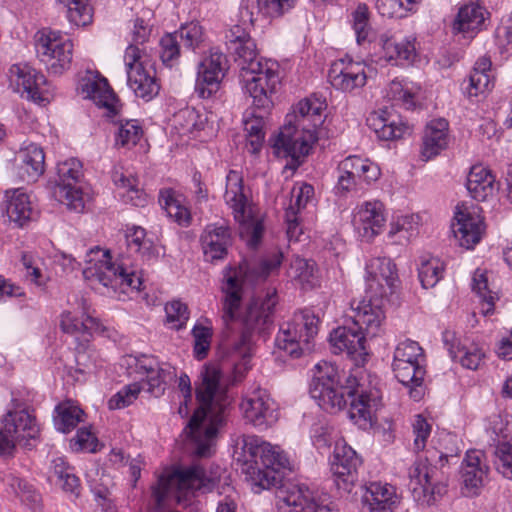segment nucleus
Instances as JSON below:
<instances>
[{"label":"nucleus","mask_w":512,"mask_h":512,"mask_svg":"<svg viewBox=\"0 0 512 512\" xmlns=\"http://www.w3.org/2000/svg\"><path fill=\"white\" fill-rule=\"evenodd\" d=\"M222 320L227 328L233 322L241 325V334L230 344L229 363L232 366V382L242 381L250 369L252 336L266 332L273 324L274 309L278 303L275 289L264 296L253 297L245 305L242 300V281L237 271L229 269L223 279Z\"/></svg>","instance_id":"1"},{"label":"nucleus","mask_w":512,"mask_h":512,"mask_svg":"<svg viewBox=\"0 0 512 512\" xmlns=\"http://www.w3.org/2000/svg\"><path fill=\"white\" fill-rule=\"evenodd\" d=\"M316 372L310 387V394L325 411L335 413L342 410L347 399H351L349 418L361 429L372 427L376 412L382 406V393L376 378L369 380L368 386L359 383L352 373H339L336 366L321 362L315 366Z\"/></svg>","instance_id":"2"},{"label":"nucleus","mask_w":512,"mask_h":512,"mask_svg":"<svg viewBox=\"0 0 512 512\" xmlns=\"http://www.w3.org/2000/svg\"><path fill=\"white\" fill-rule=\"evenodd\" d=\"M195 394L199 407L185 431L189 435L193 453L199 457H208L217 430L225 423L231 405L219 365L207 364L203 367Z\"/></svg>","instance_id":"3"},{"label":"nucleus","mask_w":512,"mask_h":512,"mask_svg":"<svg viewBox=\"0 0 512 512\" xmlns=\"http://www.w3.org/2000/svg\"><path fill=\"white\" fill-rule=\"evenodd\" d=\"M324 103L316 98L301 100L294 109L295 125L289 122L279 134L270 139L277 157L299 159L308 155L317 140V128L323 123Z\"/></svg>","instance_id":"4"},{"label":"nucleus","mask_w":512,"mask_h":512,"mask_svg":"<svg viewBox=\"0 0 512 512\" xmlns=\"http://www.w3.org/2000/svg\"><path fill=\"white\" fill-rule=\"evenodd\" d=\"M85 263L83 276L95 289L98 285L114 292L118 289L125 292V288L140 289V275L134 268L128 266L124 259L119 263L112 262L109 250L99 247L91 249L86 254Z\"/></svg>","instance_id":"5"},{"label":"nucleus","mask_w":512,"mask_h":512,"mask_svg":"<svg viewBox=\"0 0 512 512\" xmlns=\"http://www.w3.org/2000/svg\"><path fill=\"white\" fill-rule=\"evenodd\" d=\"M216 483L217 476H208L199 465L177 467L171 473L159 477L157 484L152 487V495L158 506L169 498L183 503L197 491L210 492Z\"/></svg>","instance_id":"6"},{"label":"nucleus","mask_w":512,"mask_h":512,"mask_svg":"<svg viewBox=\"0 0 512 512\" xmlns=\"http://www.w3.org/2000/svg\"><path fill=\"white\" fill-rule=\"evenodd\" d=\"M319 318L311 310L295 313L283 323L276 337V346L293 358H299L312 350V342L318 334Z\"/></svg>","instance_id":"7"},{"label":"nucleus","mask_w":512,"mask_h":512,"mask_svg":"<svg viewBox=\"0 0 512 512\" xmlns=\"http://www.w3.org/2000/svg\"><path fill=\"white\" fill-rule=\"evenodd\" d=\"M224 199L232 209L234 219L243 225L241 233L247 235L248 245L252 248L257 247L262 239L264 226L261 221L251 218L248 197L244 191L243 177L240 172L236 170L228 172Z\"/></svg>","instance_id":"8"},{"label":"nucleus","mask_w":512,"mask_h":512,"mask_svg":"<svg viewBox=\"0 0 512 512\" xmlns=\"http://www.w3.org/2000/svg\"><path fill=\"white\" fill-rule=\"evenodd\" d=\"M151 60L147 50L136 45H129L124 53L128 86L145 101L153 99L160 89Z\"/></svg>","instance_id":"9"},{"label":"nucleus","mask_w":512,"mask_h":512,"mask_svg":"<svg viewBox=\"0 0 512 512\" xmlns=\"http://www.w3.org/2000/svg\"><path fill=\"white\" fill-rule=\"evenodd\" d=\"M37 57L50 74L61 75L72 63L73 43L61 31L43 28L34 36Z\"/></svg>","instance_id":"10"},{"label":"nucleus","mask_w":512,"mask_h":512,"mask_svg":"<svg viewBox=\"0 0 512 512\" xmlns=\"http://www.w3.org/2000/svg\"><path fill=\"white\" fill-rule=\"evenodd\" d=\"M424 363V351L418 342L407 339L395 348L392 369L397 380L404 386L422 385L426 374Z\"/></svg>","instance_id":"11"},{"label":"nucleus","mask_w":512,"mask_h":512,"mask_svg":"<svg viewBox=\"0 0 512 512\" xmlns=\"http://www.w3.org/2000/svg\"><path fill=\"white\" fill-rule=\"evenodd\" d=\"M448 462V455L437 449H428L425 457H418L408 470L409 488L413 498L423 505H431L433 496L429 492V481L436 477L438 469Z\"/></svg>","instance_id":"12"},{"label":"nucleus","mask_w":512,"mask_h":512,"mask_svg":"<svg viewBox=\"0 0 512 512\" xmlns=\"http://www.w3.org/2000/svg\"><path fill=\"white\" fill-rule=\"evenodd\" d=\"M83 176L82 163L76 158H69L57 164L55 196L76 212H82L85 207L84 193L79 185Z\"/></svg>","instance_id":"13"},{"label":"nucleus","mask_w":512,"mask_h":512,"mask_svg":"<svg viewBox=\"0 0 512 512\" xmlns=\"http://www.w3.org/2000/svg\"><path fill=\"white\" fill-rule=\"evenodd\" d=\"M240 78L245 92L253 98L255 107L269 109L272 106L271 95L280 83L279 65L276 62L267 61L259 70Z\"/></svg>","instance_id":"14"},{"label":"nucleus","mask_w":512,"mask_h":512,"mask_svg":"<svg viewBox=\"0 0 512 512\" xmlns=\"http://www.w3.org/2000/svg\"><path fill=\"white\" fill-rule=\"evenodd\" d=\"M9 81L13 90L36 103L49 102L52 96L45 76L27 64H14L9 69Z\"/></svg>","instance_id":"15"},{"label":"nucleus","mask_w":512,"mask_h":512,"mask_svg":"<svg viewBox=\"0 0 512 512\" xmlns=\"http://www.w3.org/2000/svg\"><path fill=\"white\" fill-rule=\"evenodd\" d=\"M367 297L385 299L393 294L399 282L396 265L390 258L376 257L366 264Z\"/></svg>","instance_id":"16"},{"label":"nucleus","mask_w":512,"mask_h":512,"mask_svg":"<svg viewBox=\"0 0 512 512\" xmlns=\"http://www.w3.org/2000/svg\"><path fill=\"white\" fill-rule=\"evenodd\" d=\"M240 408L244 419L260 430L272 426L279 417L277 404L262 388H257L243 397Z\"/></svg>","instance_id":"17"},{"label":"nucleus","mask_w":512,"mask_h":512,"mask_svg":"<svg viewBox=\"0 0 512 512\" xmlns=\"http://www.w3.org/2000/svg\"><path fill=\"white\" fill-rule=\"evenodd\" d=\"M227 46L235 54V62L240 69V77L259 70L267 59L259 57L254 40L239 25L233 26L226 35Z\"/></svg>","instance_id":"18"},{"label":"nucleus","mask_w":512,"mask_h":512,"mask_svg":"<svg viewBox=\"0 0 512 512\" xmlns=\"http://www.w3.org/2000/svg\"><path fill=\"white\" fill-rule=\"evenodd\" d=\"M384 299L369 297L368 300H352L350 303L349 317L352 324L364 332L367 338L378 336L382 332L385 312L383 309Z\"/></svg>","instance_id":"19"},{"label":"nucleus","mask_w":512,"mask_h":512,"mask_svg":"<svg viewBox=\"0 0 512 512\" xmlns=\"http://www.w3.org/2000/svg\"><path fill=\"white\" fill-rule=\"evenodd\" d=\"M328 81L333 88L344 93H356L367 82L366 66L352 59L334 61L328 71Z\"/></svg>","instance_id":"20"},{"label":"nucleus","mask_w":512,"mask_h":512,"mask_svg":"<svg viewBox=\"0 0 512 512\" xmlns=\"http://www.w3.org/2000/svg\"><path fill=\"white\" fill-rule=\"evenodd\" d=\"M130 366H135L137 372L146 375L148 391L155 397L164 394L166 386L176 378V369L168 363H159L152 356L130 357Z\"/></svg>","instance_id":"21"},{"label":"nucleus","mask_w":512,"mask_h":512,"mask_svg":"<svg viewBox=\"0 0 512 512\" xmlns=\"http://www.w3.org/2000/svg\"><path fill=\"white\" fill-rule=\"evenodd\" d=\"M226 68L227 58L218 51H212L200 62L195 83V92L200 98H210L218 91Z\"/></svg>","instance_id":"22"},{"label":"nucleus","mask_w":512,"mask_h":512,"mask_svg":"<svg viewBox=\"0 0 512 512\" xmlns=\"http://www.w3.org/2000/svg\"><path fill=\"white\" fill-rule=\"evenodd\" d=\"M360 464L361 458L351 446L344 441L336 443L331 460V471L338 488L350 492L357 481V469Z\"/></svg>","instance_id":"23"},{"label":"nucleus","mask_w":512,"mask_h":512,"mask_svg":"<svg viewBox=\"0 0 512 512\" xmlns=\"http://www.w3.org/2000/svg\"><path fill=\"white\" fill-rule=\"evenodd\" d=\"M452 231L461 247L472 249L478 244L485 230L483 217L475 209L457 207Z\"/></svg>","instance_id":"24"},{"label":"nucleus","mask_w":512,"mask_h":512,"mask_svg":"<svg viewBox=\"0 0 512 512\" xmlns=\"http://www.w3.org/2000/svg\"><path fill=\"white\" fill-rule=\"evenodd\" d=\"M243 452L245 464L258 460L262 467L278 471L287 469L290 466L287 455L279 446L261 441L257 437H250L244 440Z\"/></svg>","instance_id":"25"},{"label":"nucleus","mask_w":512,"mask_h":512,"mask_svg":"<svg viewBox=\"0 0 512 512\" xmlns=\"http://www.w3.org/2000/svg\"><path fill=\"white\" fill-rule=\"evenodd\" d=\"M278 512H332L327 505L319 504L313 492L304 485H292L280 491Z\"/></svg>","instance_id":"26"},{"label":"nucleus","mask_w":512,"mask_h":512,"mask_svg":"<svg viewBox=\"0 0 512 512\" xmlns=\"http://www.w3.org/2000/svg\"><path fill=\"white\" fill-rule=\"evenodd\" d=\"M385 221L383 204L366 201L355 208L352 223L359 236L369 241L382 232Z\"/></svg>","instance_id":"27"},{"label":"nucleus","mask_w":512,"mask_h":512,"mask_svg":"<svg viewBox=\"0 0 512 512\" xmlns=\"http://www.w3.org/2000/svg\"><path fill=\"white\" fill-rule=\"evenodd\" d=\"M4 427L17 444L36 439L40 434L36 417L31 411L22 408L18 403L14 404V409L9 410L5 415Z\"/></svg>","instance_id":"28"},{"label":"nucleus","mask_w":512,"mask_h":512,"mask_svg":"<svg viewBox=\"0 0 512 512\" xmlns=\"http://www.w3.org/2000/svg\"><path fill=\"white\" fill-rule=\"evenodd\" d=\"M201 247L207 261L222 260L227 256L228 248L232 244V234L224 224H209L200 237Z\"/></svg>","instance_id":"29"},{"label":"nucleus","mask_w":512,"mask_h":512,"mask_svg":"<svg viewBox=\"0 0 512 512\" xmlns=\"http://www.w3.org/2000/svg\"><path fill=\"white\" fill-rule=\"evenodd\" d=\"M79 89L84 98L92 100L97 106L107 109L109 113H115L116 96L104 77L88 71L81 78Z\"/></svg>","instance_id":"30"},{"label":"nucleus","mask_w":512,"mask_h":512,"mask_svg":"<svg viewBox=\"0 0 512 512\" xmlns=\"http://www.w3.org/2000/svg\"><path fill=\"white\" fill-rule=\"evenodd\" d=\"M398 502L395 487L388 483L370 482L364 487L362 505L367 512H393Z\"/></svg>","instance_id":"31"},{"label":"nucleus","mask_w":512,"mask_h":512,"mask_svg":"<svg viewBox=\"0 0 512 512\" xmlns=\"http://www.w3.org/2000/svg\"><path fill=\"white\" fill-rule=\"evenodd\" d=\"M366 339L364 332L357 329L353 324L352 326H341L334 329L329 337L335 351L346 353L354 358L367 355Z\"/></svg>","instance_id":"32"},{"label":"nucleus","mask_w":512,"mask_h":512,"mask_svg":"<svg viewBox=\"0 0 512 512\" xmlns=\"http://www.w3.org/2000/svg\"><path fill=\"white\" fill-rule=\"evenodd\" d=\"M488 12L478 3H469L461 6L453 21L454 34H462L465 38H472L484 26Z\"/></svg>","instance_id":"33"},{"label":"nucleus","mask_w":512,"mask_h":512,"mask_svg":"<svg viewBox=\"0 0 512 512\" xmlns=\"http://www.w3.org/2000/svg\"><path fill=\"white\" fill-rule=\"evenodd\" d=\"M4 203L9 220L19 228L26 226L36 214L30 195L22 188L6 191Z\"/></svg>","instance_id":"34"},{"label":"nucleus","mask_w":512,"mask_h":512,"mask_svg":"<svg viewBox=\"0 0 512 512\" xmlns=\"http://www.w3.org/2000/svg\"><path fill=\"white\" fill-rule=\"evenodd\" d=\"M19 176L27 182L36 181L45 171V154L43 149L35 144L23 145L17 155Z\"/></svg>","instance_id":"35"},{"label":"nucleus","mask_w":512,"mask_h":512,"mask_svg":"<svg viewBox=\"0 0 512 512\" xmlns=\"http://www.w3.org/2000/svg\"><path fill=\"white\" fill-rule=\"evenodd\" d=\"M442 340L452 359H459L461 365L467 369L476 370L484 358L483 350L475 344L469 347L462 344L456 333L445 330Z\"/></svg>","instance_id":"36"},{"label":"nucleus","mask_w":512,"mask_h":512,"mask_svg":"<svg viewBox=\"0 0 512 512\" xmlns=\"http://www.w3.org/2000/svg\"><path fill=\"white\" fill-rule=\"evenodd\" d=\"M483 452L470 450L466 453L461 467V477L468 495H477L488 473V467L482 463Z\"/></svg>","instance_id":"37"},{"label":"nucleus","mask_w":512,"mask_h":512,"mask_svg":"<svg viewBox=\"0 0 512 512\" xmlns=\"http://www.w3.org/2000/svg\"><path fill=\"white\" fill-rule=\"evenodd\" d=\"M448 145V122L445 119L431 120L424 131L421 156L423 160L437 156Z\"/></svg>","instance_id":"38"},{"label":"nucleus","mask_w":512,"mask_h":512,"mask_svg":"<svg viewBox=\"0 0 512 512\" xmlns=\"http://www.w3.org/2000/svg\"><path fill=\"white\" fill-rule=\"evenodd\" d=\"M466 187L471 197L477 201H486L498 190L495 177L482 165H474L471 168Z\"/></svg>","instance_id":"39"},{"label":"nucleus","mask_w":512,"mask_h":512,"mask_svg":"<svg viewBox=\"0 0 512 512\" xmlns=\"http://www.w3.org/2000/svg\"><path fill=\"white\" fill-rule=\"evenodd\" d=\"M492 62L489 57L482 56L474 64L469 76V82L465 87L468 97H477L492 89L494 77L491 71Z\"/></svg>","instance_id":"40"},{"label":"nucleus","mask_w":512,"mask_h":512,"mask_svg":"<svg viewBox=\"0 0 512 512\" xmlns=\"http://www.w3.org/2000/svg\"><path fill=\"white\" fill-rule=\"evenodd\" d=\"M368 126L382 140H395L410 133L409 127L400 120L386 117V111L373 112L367 118Z\"/></svg>","instance_id":"41"},{"label":"nucleus","mask_w":512,"mask_h":512,"mask_svg":"<svg viewBox=\"0 0 512 512\" xmlns=\"http://www.w3.org/2000/svg\"><path fill=\"white\" fill-rule=\"evenodd\" d=\"M60 327L63 332L71 335H91L101 329V324L84 308L80 316L70 311L63 312Z\"/></svg>","instance_id":"42"},{"label":"nucleus","mask_w":512,"mask_h":512,"mask_svg":"<svg viewBox=\"0 0 512 512\" xmlns=\"http://www.w3.org/2000/svg\"><path fill=\"white\" fill-rule=\"evenodd\" d=\"M339 171L354 176L359 182L371 184L380 177V168L369 159H363L359 156H348L340 162Z\"/></svg>","instance_id":"43"},{"label":"nucleus","mask_w":512,"mask_h":512,"mask_svg":"<svg viewBox=\"0 0 512 512\" xmlns=\"http://www.w3.org/2000/svg\"><path fill=\"white\" fill-rule=\"evenodd\" d=\"M420 216L417 214L401 215L390 224L388 238L394 244L406 245L419 233Z\"/></svg>","instance_id":"44"},{"label":"nucleus","mask_w":512,"mask_h":512,"mask_svg":"<svg viewBox=\"0 0 512 512\" xmlns=\"http://www.w3.org/2000/svg\"><path fill=\"white\" fill-rule=\"evenodd\" d=\"M126 243L131 252L139 254L143 260L153 261L159 257V249L151 239L146 237V231L140 226L128 227L125 232Z\"/></svg>","instance_id":"45"},{"label":"nucleus","mask_w":512,"mask_h":512,"mask_svg":"<svg viewBox=\"0 0 512 512\" xmlns=\"http://www.w3.org/2000/svg\"><path fill=\"white\" fill-rule=\"evenodd\" d=\"M84 415V411L71 400L60 402L54 409V426L61 433H69L84 421Z\"/></svg>","instance_id":"46"},{"label":"nucleus","mask_w":512,"mask_h":512,"mask_svg":"<svg viewBox=\"0 0 512 512\" xmlns=\"http://www.w3.org/2000/svg\"><path fill=\"white\" fill-rule=\"evenodd\" d=\"M288 274L296 280L304 290H310L320 286V276L316 263L296 256L290 264Z\"/></svg>","instance_id":"47"},{"label":"nucleus","mask_w":512,"mask_h":512,"mask_svg":"<svg viewBox=\"0 0 512 512\" xmlns=\"http://www.w3.org/2000/svg\"><path fill=\"white\" fill-rule=\"evenodd\" d=\"M159 202L165 209L167 215L174 219L179 225L187 226L191 220V214L187 207H185L180 198L175 195L171 189H166L160 192Z\"/></svg>","instance_id":"48"},{"label":"nucleus","mask_w":512,"mask_h":512,"mask_svg":"<svg viewBox=\"0 0 512 512\" xmlns=\"http://www.w3.org/2000/svg\"><path fill=\"white\" fill-rule=\"evenodd\" d=\"M114 184L123 189L122 197L126 202L134 206H144L147 202V195L138 188L137 180L132 176H127L123 172L115 170L112 174Z\"/></svg>","instance_id":"49"},{"label":"nucleus","mask_w":512,"mask_h":512,"mask_svg":"<svg viewBox=\"0 0 512 512\" xmlns=\"http://www.w3.org/2000/svg\"><path fill=\"white\" fill-rule=\"evenodd\" d=\"M352 27L356 34L359 45L371 43L374 38V31L370 25V11L366 4H359L351 13Z\"/></svg>","instance_id":"50"},{"label":"nucleus","mask_w":512,"mask_h":512,"mask_svg":"<svg viewBox=\"0 0 512 512\" xmlns=\"http://www.w3.org/2000/svg\"><path fill=\"white\" fill-rule=\"evenodd\" d=\"M444 263L437 257L422 256L419 262L418 277L423 288L434 287L443 277Z\"/></svg>","instance_id":"51"},{"label":"nucleus","mask_w":512,"mask_h":512,"mask_svg":"<svg viewBox=\"0 0 512 512\" xmlns=\"http://www.w3.org/2000/svg\"><path fill=\"white\" fill-rule=\"evenodd\" d=\"M472 290L479 296L482 302V312L484 314L492 313L495 300L498 296L489 289L488 278L485 271L477 269L472 279Z\"/></svg>","instance_id":"52"},{"label":"nucleus","mask_w":512,"mask_h":512,"mask_svg":"<svg viewBox=\"0 0 512 512\" xmlns=\"http://www.w3.org/2000/svg\"><path fill=\"white\" fill-rule=\"evenodd\" d=\"M283 260L281 251H275L264 257L258 264L251 267L246 277L255 281H264L269 276L278 272Z\"/></svg>","instance_id":"53"},{"label":"nucleus","mask_w":512,"mask_h":512,"mask_svg":"<svg viewBox=\"0 0 512 512\" xmlns=\"http://www.w3.org/2000/svg\"><path fill=\"white\" fill-rule=\"evenodd\" d=\"M142 136L143 129L137 120L120 121L115 136V145L129 149L135 146Z\"/></svg>","instance_id":"54"},{"label":"nucleus","mask_w":512,"mask_h":512,"mask_svg":"<svg viewBox=\"0 0 512 512\" xmlns=\"http://www.w3.org/2000/svg\"><path fill=\"white\" fill-rule=\"evenodd\" d=\"M247 465L253 482L262 489H270L281 483L283 477L281 471L262 467L258 460Z\"/></svg>","instance_id":"55"},{"label":"nucleus","mask_w":512,"mask_h":512,"mask_svg":"<svg viewBox=\"0 0 512 512\" xmlns=\"http://www.w3.org/2000/svg\"><path fill=\"white\" fill-rule=\"evenodd\" d=\"M420 0H376L378 13L387 18H404L413 11Z\"/></svg>","instance_id":"56"},{"label":"nucleus","mask_w":512,"mask_h":512,"mask_svg":"<svg viewBox=\"0 0 512 512\" xmlns=\"http://www.w3.org/2000/svg\"><path fill=\"white\" fill-rule=\"evenodd\" d=\"M205 120L194 108H184L174 115V123L181 134H193L204 128Z\"/></svg>","instance_id":"57"},{"label":"nucleus","mask_w":512,"mask_h":512,"mask_svg":"<svg viewBox=\"0 0 512 512\" xmlns=\"http://www.w3.org/2000/svg\"><path fill=\"white\" fill-rule=\"evenodd\" d=\"M264 119L261 115H252L246 118L244 121V129L247 133V147L251 153H257L260 151L265 133Z\"/></svg>","instance_id":"58"},{"label":"nucleus","mask_w":512,"mask_h":512,"mask_svg":"<svg viewBox=\"0 0 512 512\" xmlns=\"http://www.w3.org/2000/svg\"><path fill=\"white\" fill-rule=\"evenodd\" d=\"M67 7V17L75 26H85L92 21V8L87 0H57Z\"/></svg>","instance_id":"59"},{"label":"nucleus","mask_w":512,"mask_h":512,"mask_svg":"<svg viewBox=\"0 0 512 512\" xmlns=\"http://www.w3.org/2000/svg\"><path fill=\"white\" fill-rule=\"evenodd\" d=\"M166 324L170 328L180 330L186 326L189 320V310L180 300H172L165 305Z\"/></svg>","instance_id":"60"},{"label":"nucleus","mask_w":512,"mask_h":512,"mask_svg":"<svg viewBox=\"0 0 512 512\" xmlns=\"http://www.w3.org/2000/svg\"><path fill=\"white\" fill-rule=\"evenodd\" d=\"M178 34V39L187 49L195 50L204 41V30L198 22H190L182 25Z\"/></svg>","instance_id":"61"},{"label":"nucleus","mask_w":512,"mask_h":512,"mask_svg":"<svg viewBox=\"0 0 512 512\" xmlns=\"http://www.w3.org/2000/svg\"><path fill=\"white\" fill-rule=\"evenodd\" d=\"M53 473L65 491L77 492L80 486L79 478L73 473V469L66 465L63 459L59 458L54 461Z\"/></svg>","instance_id":"62"},{"label":"nucleus","mask_w":512,"mask_h":512,"mask_svg":"<svg viewBox=\"0 0 512 512\" xmlns=\"http://www.w3.org/2000/svg\"><path fill=\"white\" fill-rule=\"evenodd\" d=\"M160 58L162 62L172 67L180 56L179 39L177 33L164 35L160 40Z\"/></svg>","instance_id":"63"},{"label":"nucleus","mask_w":512,"mask_h":512,"mask_svg":"<svg viewBox=\"0 0 512 512\" xmlns=\"http://www.w3.org/2000/svg\"><path fill=\"white\" fill-rule=\"evenodd\" d=\"M494 455L497 470L507 478H512V439L496 444Z\"/></svg>","instance_id":"64"}]
</instances>
